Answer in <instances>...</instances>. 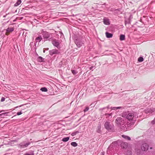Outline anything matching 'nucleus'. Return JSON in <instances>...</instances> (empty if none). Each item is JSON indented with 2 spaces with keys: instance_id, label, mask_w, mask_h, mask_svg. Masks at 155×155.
<instances>
[{
  "instance_id": "nucleus-1",
  "label": "nucleus",
  "mask_w": 155,
  "mask_h": 155,
  "mask_svg": "<svg viewBox=\"0 0 155 155\" xmlns=\"http://www.w3.org/2000/svg\"><path fill=\"white\" fill-rule=\"evenodd\" d=\"M136 115L133 113H129L126 115L125 121L127 123L124 124L125 127L131 128L136 120Z\"/></svg>"
},
{
  "instance_id": "nucleus-2",
  "label": "nucleus",
  "mask_w": 155,
  "mask_h": 155,
  "mask_svg": "<svg viewBox=\"0 0 155 155\" xmlns=\"http://www.w3.org/2000/svg\"><path fill=\"white\" fill-rule=\"evenodd\" d=\"M116 145L115 142L112 143L108 147L107 151V155H112L114 151V147Z\"/></svg>"
},
{
  "instance_id": "nucleus-3",
  "label": "nucleus",
  "mask_w": 155,
  "mask_h": 155,
  "mask_svg": "<svg viewBox=\"0 0 155 155\" xmlns=\"http://www.w3.org/2000/svg\"><path fill=\"white\" fill-rule=\"evenodd\" d=\"M126 121L123 117H118L115 120L116 123L118 126L124 125Z\"/></svg>"
},
{
  "instance_id": "nucleus-4",
  "label": "nucleus",
  "mask_w": 155,
  "mask_h": 155,
  "mask_svg": "<svg viewBox=\"0 0 155 155\" xmlns=\"http://www.w3.org/2000/svg\"><path fill=\"white\" fill-rule=\"evenodd\" d=\"M31 143L30 142H26L23 141L20 143L18 145V147L20 148H24L27 147Z\"/></svg>"
},
{
  "instance_id": "nucleus-5",
  "label": "nucleus",
  "mask_w": 155,
  "mask_h": 155,
  "mask_svg": "<svg viewBox=\"0 0 155 155\" xmlns=\"http://www.w3.org/2000/svg\"><path fill=\"white\" fill-rule=\"evenodd\" d=\"M149 147V146L147 143H145L144 141L142 142L141 146V148L142 151H147L148 150Z\"/></svg>"
},
{
  "instance_id": "nucleus-6",
  "label": "nucleus",
  "mask_w": 155,
  "mask_h": 155,
  "mask_svg": "<svg viewBox=\"0 0 155 155\" xmlns=\"http://www.w3.org/2000/svg\"><path fill=\"white\" fill-rule=\"evenodd\" d=\"M41 34L44 39H47L50 37V34L49 33L46 31H42Z\"/></svg>"
},
{
  "instance_id": "nucleus-7",
  "label": "nucleus",
  "mask_w": 155,
  "mask_h": 155,
  "mask_svg": "<svg viewBox=\"0 0 155 155\" xmlns=\"http://www.w3.org/2000/svg\"><path fill=\"white\" fill-rule=\"evenodd\" d=\"M75 43L77 46L78 48L80 47L83 44L82 42L79 39H76L75 41Z\"/></svg>"
},
{
  "instance_id": "nucleus-8",
  "label": "nucleus",
  "mask_w": 155,
  "mask_h": 155,
  "mask_svg": "<svg viewBox=\"0 0 155 155\" xmlns=\"http://www.w3.org/2000/svg\"><path fill=\"white\" fill-rule=\"evenodd\" d=\"M49 54L51 55H52L54 54H58L59 52L58 50L56 49H53L49 51Z\"/></svg>"
},
{
  "instance_id": "nucleus-9",
  "label": "nucleus",
  "mask_w": 155,
  "mask_h": 155,
  "mask_svg": "<svg viewBox=\"0 0 155 155\" xmlns=\"http://www.w3.org/2000/svg\"><path fill=\"white\" fill-rule=\"evenodd\" d=\"M104 127L105 128L108 130H110L111 128V127L110 124V123L108 122H106L105 123Z\"/></svg>"
},
{
  "instance_id": "nucleus-10",
  "label": "nucleus",
  "mask_w": 155,
  "mask_h": 155,
  "mask_svg": "<svg viewBox=\"0 0 155 155\" xmlns=\"http://www.w3.org/2000/svg\"><path fill=\"white\" fill-rule=\"evenodd\" d=\"M52 43L54 46L58 48V46L59 45V43L58 40L55 39H53L52 41Z\"/></svg>"
},
{
  "instance_id": "nucleus-11",
  "label": "nucleus",
  "mask_w": 155,
  "mask_h": 155,
  "mask_svg": "<svg viewBox=\"0 0 155 155\" xmlns=\"http://www.w3.org/2000/svg\"><path fill=\"white\" fill-rule=\"evenodd\" d=\"M103 22L104 24L107 25H109L110 24L109 19L106 18H105L104 19Z\"/></svg>"
},
{
  "instance_id": "nucleus-12",
  "label": "nucleus",
  "mask_w": 155,
  "mask_h": 155,
  "mask_svg": "<svg viewBox=\"0 0 155 155\" xmlns=\"http://www.w3.org/2000/svg\"><path fill=\"white\" fill-rule=\"evenodd\" d=\"M127 143L126 142H122L121 144V147L123 149H126L127 147Z\"/></svg>"
},
{
  "instance_id": "nucleus-13",
  "label": "nucleus",
  "mask_w": 155,
  "mask_h": 155,
  "mask_svg": "<svg viewBox=\"0 0 155 155\" xmlns=\"http://www.w3.org/2000/svg\"><path fill=\"white\" fill-rule=\"evenodd\" d=\"M42 39V38L41 36L39 35L38 37H37L35 39V41L36 42H40Z\"/></svg>"
},
{
  "instance_id": "nucleus-14",
  "label": "nucleus",
  "mask_w": 155,
  "mask_h": 155,
  "mask_svg": "<svg viewBox=\"0 0 155 155\" xmlns=\"http://www.w3.org/2000/svg\"><path fill=\"white\" fill-rule=\"evenodd\" d=\"M155 111L154 109H148L146 111L147 113H152Z\"/></svg>"
},
{
  "instance_id": "nucleus-15",
  "label": "nucleus",
  "mask_w": 155,
  "mask_h": 155,
  "mask_svg": "<svg viewBox=\"0 0 155 155\" xmlns=\"http://www.w3.org/2000/svg\"><path fill=\"white\" fill-rule=\"evenodd\" d=\"M106 36L107 38H111L113 36V35L111 33L108 32H106L105 33Z\"/></svg>"
},
{
  "instance_id": "nucleus-16",
  "label": "nucleus",
  "mask_w": 155,
  "mask_h": 155,
  "mask_svg": "<svg viewBox=\"0 0 155 155\" xmlns=\"http://www.w3.org/2000/svg\"><path fill=\"white\" fill-rule=\"evenodd\" d=\"M101 124H99L98 126L97 127V132L98 133H100L101 132Z\"/></svg>"
},
{
  "instance_id": "nucleus-17",
  "label": "nucleus",
  "mask_w": 155,
  "mask_h": 155,
  "mask_svg": "<svg viewBox=\"0 0 155 155\" xmlns=\"http://www.w3.org/2000/svg\"><path fill=\"white\" fill-rule=\"evenodd\" d=\"M14 28L13 27H9L6 29V31L8 32H11L13 31Z\"/></svg>"
},
{
  "instance_id": "nucleus-18",
  "label": "nucleus",
  "mask_w": 155,
  "mask_h": 155,
  "mask_svg": "<svg viewBox=\"0 0 155 155\" xmlns=\"http://www.w3.org/2000/svg\"><path fill=\"white\" fill-rule=\"evenodd\" d=\"M110 108L111 110H116L117 109H123V107H110Z\"/></svg>"
},
{
  "instance_id": "nucleus-19",
  "label": "nucleus",
  "mask_w": 155,
  "mask_h": 155,
  "mask_svg": "<svg viewBox=\"0 0 155 155\" xmlns=\"http://www.w3.org/2000/svg\"><path fill=\"white\" fill-rule=\"evenodd\" d=\"M122 137L125 139H127L128 140H131L130 138L127 136L123 135H122Z\"/></svg>"
},
{
  "instance_id": "nucleus-20",
  "label": "nucleus",
  "mask_w": 155,
  "mask_h": 155,
  "mask_svg": "<svg viewBox=\"0 0 155 155\" xmlns=\"http://www.w3.org/2000/svg\"><path fill=\"white\" fill-rule=\"evenodd\" d=\"M21 3V0H18L17 2L14 4V6H17L19 5Z\"/></svg>"
},
{
  "instance_id": "nucleus-21",
  "label": "nucleus",
  "mask_w": 155,
  "mask_h": 155,
  "mask_svg": "<svg viewBox=\"0 0 155 155\" xmlns=\"http://www.w3.org/2000/svg\"><path fill=\"white\" fill-rule=\"evenodd\" d=\"M125 36L124 35H121L120 36V41H123L125 40Z\"/></svg>"
},
{
  "instance_id": "nucleus-22",
  "label": "nucleus",
  "mask_w": 155,
  "mask_h": 155,
  "mask_svg": "<svg viewBox=\"0 0 155 155\" xmlns=\"http://www.w3.org/2000/svg\"><path fill=\"white\" fill-rule=\"evenodd\" d=\"M69 139V137H64L63 138L62 140L64 142H66L67 141H68Z\"/></svg>"
},
{
  "instance_id": "nucleus-23",
  "label": "nucleus",
  "mask_w": 155,
  "mask_h": 155,
  "mask_svg": "<svg viewBox=\"0 0 155 155\" xmlns=\"http://www.w3.org/2000/svg\"><path fill=\"white\" fill-rule=\"evenodd\" d=\"M44 60V59L42 58L41 57L39 56L38 58V61L39 62L43 61V60Z\"/></svg>"
},
{
  "instance_id": "nucleus-24",
  "label": "nucleus",
  "mask_w": 155,
  "mask_h": 155,
  "mask_svg": "<svg viewBox=\"0 0 155 155\" xmlns=\"http://www.w3.org/2000/svg\"><path fill=\"white\" fill-rule=\"evenodd\" d=\"M71 145L73 147H76L78 146V144L76 142H73L71 143Z\"/></svg>"
},
{
  "instance_id": "nucleus-25",
  "label": "nucleus",
  "mask_w": 155,
  "mask_h": 155,
  "mask_svg": "<svg viewBox=\"0 0 155 155\" xmlns=\"http://www.w3.org/2000/svg\"><path fill=\"white\" fill-rule=\"evenodd\" d=\"M41 90L43 92H47L48 91V90L45 87H42L41 88Z\"/></svg>"
},
{
  "instance_id": "nucleus-26",
  "label": "nucleus",
  "mask_w": 155,
  "mask_h": 155,
  "mask_svg": "<svg viewBox=\"0 0 155 155\" xmlns=\"http://www.w3.org/2000/svg\"><path fill=\"white\" fill-rule=\"evenodd\" d=\"M79 133V132L78 131H74L71 133V135L72 136H74Z\"/></svg>"
},
{
  "instance_id": "nucleus-27",
  "label": "nucleus",
  "mask_w": 155,
  "mask_h": 155,
  "mask_svg": "<svg viewBox=\"0 0 155 155\" xmlns=\"http://www.w3.org/2000/svg\"><path fill=\"white\" fill-rule=\"evenodd\" d=\"M143 61V58L142 57H140L138 59V61L139 62H142Z\"/></svg>"
},
{
  "instance_id": "nucleus-28",
  "label": "nucleus",
  "mask_w": 155,
  "mask_h": 155,
  "mask_svg": "<svg viewBox=\"0 0 155 155\" xmlns=\"http://www.w3.org/2000/svg\"><path fill=\"white\" fill-rule=\"evenodd\" d=\"M71 72L74 75L78 73V71L74 70H72Z\"/></svg>"
},
{
  "instance_id": "nucleus-29",
  "label": "nucleus",
  "mask_w": 155,
  "mask_h": 155,
  "mask_svg": "<svg viewBox=\"0 0 155 155\" xmlns=\"http://www.w3.org/2000/svg\"><path fill=\"white\" fill-rule=\"evenodd\" d=\"M132 152L130 151H128L126 153V155H131Z\"/></svg>"
},
{
  "instance_id": "nucleus-30",
  "label": "nucleus",
  "mask_w": 155,
  "mask_h": 155,
  "mask_svg": "<svg viewBox=\"0 0 155 155\" xmlns=\"http://www.w3.org/2000/svg\"><path fill=\"white\" fill-rule=\"evenodd\" d=\"M89 109V108L88 107H87L86 108H85V109L84 110V112H86V111H88Z\"/></svg>"
},
{
  "instance_id": "nucleus-31",
  "label": "nucleus",
  "mask_w": 155,
  "mask_h": 155,
  "mask_svg": "<svg viewBox=\"0 0 155 155\" xmlns=\"http://www.w3.org/2000/svg\"><path fill=\"white\" fill-rule=\"evenodd\" d=\"M5 98L3 97H2L1 99V101L3 102L5 101Z\"/></svg>"
},
{
  "instance_id": "nucleus-32",
  "label": "nucleus",
  "mask_w": 155,
  "mask_h": 155,
  "mask_svg": "<svg viewBox=\"0 0 155 155\" xmlns=\"http://www.w3.org/2000/svg\"><path fill=\"white\" fill-rule=\"evenodd\" d=\"M151 123L153 124H155V117L154 118V119H153V120L152 122H151Z\"/></svg>"
},
{
  "instance_id": "nucleus-33",
  "label": "nucleus",
  "mask_w": 155,
  "mask_h": 155,
  "mask_svg": "<svg viewBox=\"0 0 155 155\" xmlns=\"http://www.w3.org/2000/svg\"><path fill=\"white\" fill-rule=\"evenodd\" d=\"M22 114L21 112H18L17 113V115H19Z\"/></svg>"
},
{
  "instance_id": "nucleus-34",
  "label": "nucleus",
  "mask_w": 155,
  "mask_h": 155,
  "mask_svg": "<svg viewBox=\"0 0 155 155\" xmlns=\"http://www.w3.org/2000/svg\"><path fill=\"white\" fill-rule=\"evenodd\" d=\"M8 113V112H5V113H3L1 114H2V115H5L6 114H7Z\"/></svg>"
},
{
  "instance_id": "nucleus-35",
  "label": "nucleus",
  "mask_w": 155,
  "mask_h": 155,
  "mask_svg": "<svg viewBox=\"0 0 155 155\" xmlns=\"http://www.w3.org/2000/svg\"><path fill=\"white\" fill-rule=\"evenodd\" d=\"M94 68V67L93 66H91V67L90 68V70H93V69Z\"/></svg>"
},
{
  "instance_id": "nucleus-36",
  "label": "nucleus",
  "mask_w": 155,
  "mask_h": 155,
  "mask_svg": "<svg viewBox=\"0 0 155 155\" xmlns=\"http://www.w3.org/2000/svg\"><path fill=\"white\" fill-rule=\"evenodd\" d=\"M105 108H106V107H103V108H100V109H99V110H104V109H105Z\"/></svg>"
},
{
  "instance_id": "nucleus-37",
  "label": "nucleus",
  "mask_w": 155,
  "mask_h": 155,
  "mask_svg": "<svg viewBox=\"0 0 155 155\" xmlns=\"http://www.w3.org/2000/svg\"><path fill=\"white\" fill-rule=\"evenodd\" d=\"M24 155H32V154H31L26 153H25L24 154Z\"/></svg>"
},
{
  "instance_id": "nucleus-38",
  "label": "nucleus",
  "mask_w": 155,
  "mask_h": 155,
  "mask_svg": "<svg viewBox=\"0 0 155 155\" xmlns=\"http://www.w3.org/2000/svg\"><path fill=\"white\" fill-rule=\"evenodd\" d=\"M127 23H130V22L129 21L127 22V21H125V24H126Z\"/></svg>"
},
{
  "instance_id": "nucleus-39",
  "label": "nucleus",
  "mask_w": 155,
  "mask_h": 155,
  "mask_svg": "<svg viewBox=\"0 0 155 155\" xmlns=\"http://www.w3.org/2000/svg\"><path fill=\"white\" fill-rule=\"evenodd\" d=\"M60 33H61V37H62V36H64L62 32H61Z\"/></svg>"
},
{
  "instance_id": "nucleus-40",
  "label": "nucleus",
  "mask_w": 155,
  "mask_h": 155,
  "mask_svg": "<svg viewBox=\"0 0 155 155\" xmlns=\"http://www.w3.org/2000/svg\"><path fill=\"white\" fill-rule=\"evenodd\" d=\"M33 45V42H31V43H30V45L31 46L32 45Z\"/></svg>"
},
{
  "instance_id": "nucleus-41",
  "label": "nucleus",
  "mask_w": 155,
  "mask_h": 155,
  "mask_svg": "<svg viewBox=\"0 0 155 155\" xmlns=\"http://www.w3.org/2000/svg\"><path fill=\"white\" fill-rule=\"evenodd\" d=\"M107 107L108 109L109 108V106H107Z\"/></svg>"
},
{
  "instance_id": "nucleus-42",
  "label": "nucleus",
  "mask_w": 155,
  "mask_h": 155,
  "mask_svg": "<svg viewBox=\"0 0 155 155\" xmlns=\"http://www.w3.org/2000/svg\"><path fill=\"white\" fill-rule=\"evenodd\" d=\"M102 155H104V153L102 152Z\"/></svg>"
},
{
  "instance_id": "nucleus-43",
  "label": "nucleus",
  "mask_w": 155,
  "mask_h": 155,
  "mask_svg": "<svg viewBox=\"0 0 155 155\" xmlns=\"http://www.w3.org/2000/svg\"><path fill=\"white\" fill-rule=\"evenodd\" d=\"M48 49H49L48 48H46V50H48Z\"/></svg>"
},
{
  "instance_id": "nucleus-44",
  "label": "nucleus",
  "mask_w": 155,
  "mask_h": 155,
  "mask_svg": "<svg viewBox=\"0 0 155 155\" xmlns=\"http://www.w3.org/2000/svg\"><path fill=\"white\" fill-rule=\"evenodd\" d=\"M45 50H44L43 51V52L44 53H45Z\"/></svg>"
},
{
  "instance_id": "nucleus-45",
  "label": "nucleus",
  "mask_w": 155,
  "mask_h": 155,
  "mask_svg": "<svg viewBox=\"0 0 155 155\" xmlns=\"http://www.w3.org/2000/svg\"><path fill=\"white\" fill-rule=\"evenodd\" d=\"M2 116V114H0V117H1Z\"/></svg>"
},
{
  "instance_id": "nucleus-46",
  "label": "nucleus",
  "mask_w": 155,
  "mask_h": 155,
  "mask_svg": "<svg viewBox=\"0 0 155 155\" xmlns=\"http://www.w3.org/2000/svg\"><path fill=\"white\" fill-rule=\"evenodd\" d=\"M18 107V106H17V107H15V108H17V107Z\"/></svg>"
},
{
  "instance_id": "nucleus-47",
  "label": "nucleus",
  "mask_w": 155,
  "mask_h": 155,
  "mask_svg": "<svg viewBox=\"0 0 155 155\" xmlns=\"http://www.w3.org/2000/svg\"><path fill=\"white\" fill-rule=\"evenodd\" d=\"M21 105L19 107H21Z\"/></svg>"
},
{
  "instance_id": "nucleus-48",
  "label": "nucleus",
  "mask_w": 155,
  "mask_h": 155,
  "mask_svg": "<svg viewBox=\"0 0 155 155\" xmlns=\"http://www.w3.org/2000/svg\"><path fill=\"white\" fill-rule=\"evenodd\" d=\"M35 45H36V43H35Z\"/></svg>"
},
{
  "instance_id": "nucleus-49",
  "label": "nucleus",
  "mask_w": 155,
  "mask_h": 155,
  "mask_svg": "<svg viewBox=\"0 0 155 155\" xmlns=\"http://www.w3.org/2000/svg\"><path fill=\"white\" fill-rule=\"evenodd\" d=\"M150 149H152V148H151V147H150Z\"/></svg>"
}]
</instances>
